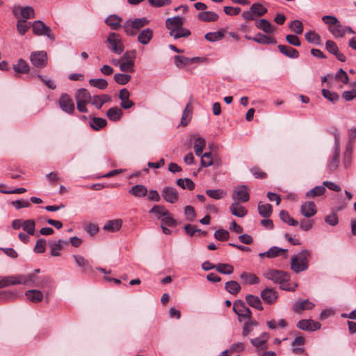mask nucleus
Instances as JSON below:
<instances>
[{
    "label": "nucleus",
    "mask_w": 356,
    "mask_h": 356,
    "mask_svg": "<svg viewBox=\"0 0 356 356\" xmlns=\"http://www.w3.org/2000/svg\"><path fill=\"white\" fill-rule=\"evenodd\" d=\"M264 277L270 280H272L276 284H282L287 282L289 279L288 274L284 271L275 269H269L264 274Z\"/></svg>",
    "instance_id": "6e6552de"
},
{
    "label": "nucleus",
    "mask_w": 356,
    "mask_h": 356,
    "mask_svg": "<svg viewBox=\"0 0 356 356\" xmlns=\"http://www.w3.org/2000/svg\"><path fill=\"white\" fill-rule=\"evenodd\" d=\"M131 76L127 74L117 73L114 75L115 81L120 85H125L131 80Z\"/></svg>",
    "instance_id": "338daca9"
},
{
    "label": "nucleus",
    "mask_w": 356,
    "mask_h": 356,
    "mask_svg": "<svg viewBox=\"0 0 356 356\" xmlns=\"http://www.w3.org/2000/svg\"><path fill=\"white\" fill-rule=\"evenodd\" d=\"M272 206L270 204H261L259 202L258 204V211L261 216L263 218H268L272 213Z\"/></svg>",
    "instance_id": "de8ad7c7"
},
{
    "label": "nucleus",
    "mask_w": 356,
    "mask_h": 356,
    "mask_svg": "<svg viewBox=\"0 0 356 356\" xmlns=\"http://www.w3.org/2000/svg\"><path fill=\"white\" fill-rule=\"evenodd\" d=\"M225 290L232 295L237 294L241 287V285L236 281H229L225 283Z\"/></svg>",
    "instance_id": "09e8293b"
},
{
    "label": "nucleus",
    "mask_w": 356,
    "mask_h": 356,
    "mask_svg": "<svg viewBox=\"0 0 356 356\" xmlns=\"http://www.w3.org/2000/svg\"><path fill=\"white\" fill-rule=\"evenodd\" d=\"M289 29L298 35H301L303 32V24L298 19L293 20L289 25Z\"/></svg>",
    "instance_id": "4d7b16f0"
},
{
    "label": "nucleus",
    "mask_w": 356,
    "mask_h": 356,
    "mask_svg": "<svg viewBox=\"0 0 356 356\" xmlns=\"http://www.w3.org/2000/svg\"><path fill=\"white\" fill-rule=\"evenodd\" d=\"M153 38V31L149 28H147L141 31L138 35V41L143 44L147 45L149 43Z\"/></svg>",
    "instance_id": "4be33fe9"
},
{
    "label": "nucleus",
    "mask_w": 356,
    "mask_h": 356,
    "mask_svg": "<svg viewBox=\"0 0 356 356\" xmlns=\"http://www.w3.org/2000/svg\"><path fill=\"white\" fill-rule=\"evenodd\" d=\"M206 146V141L202 137H197L195 139L194 149L196 156H201L204 148Z\"/></svg>",
    "instance_id": "8fccbe9b"
},
{
    "label": "nucleus",
    "mask_w": 356,
    "mask_h": 356,
    "mask_svg": "<svg viewBox=\"0 0 356 356\" xmlns=\"http://www.w3.org/2000/svg\"><path fill=\"white\" fill-rule=\"evenodd\" d=\"M122 225V220L121 219H115V220H108L103 227V229L111 232H115L121 228Z\"/></svg>",
    "instance_id": "c85d7f7f"
},
{
    "label": "nucleus",
    "mask_w": 356,
    "mask_h": 356,
    "mask_svg": "<svg viewBox=\"0 0 356 356\" xmlns=\"http://www.w3.org/2000/svg\"><path fill=\"white\" fill-rule=\"evenodd\" d=\"M233 311L237 314L239 321L251 318L252 313L250 309L241 300H237L234 302Z\"/></svg>",
    "instance_id": "0eeeda50"
},
{
    "label": "nucleus",
    "mask_w": 356,
    "mask_h": 356,
    "mask_svg": "<svg viewBox=\"0 0 356 356\" xmlns=\"http://www.w3.org/2000/svg\"><path fill=\"white\" fill-rule=\"evenodd\" d=\"M58 103L60 109L63 112L70 115L74 113L75 111L74 104L73 99L67 94H62L60 97Z\"/></svg>",
    "instance_id": "1a4fd4ad"
},
{
    "label": "nucleus",
    "mask_w": 356,
    "mask_h": 356,
    "mask_svg": "<svg viewBox=\"0 0 356 356\" xmlns=\"http://www.w3.org/2000/svg\"><path fill=\"white\" fill-rule=\"evenodd\" d=\"M175 65L179 68H183L200 60L199 57L188 58L184 56L177 55L174 57Z\"/></svg>",
    "instance_id": "4468645a"
},
{
    "label": "nucleus",
    "mask_w": 356,
    "mask_h": 356,
    "mask_svg": "<svg viewBox=\"0 0 356 356\" xmlns=\"http://www.w3.org/2000/svg\"><path fill=\"white\" fill-rule=\"evenodd\" d=\"M254 42L261 44H275L277 43V41L275 38L267 36L261 33H258L255 35Z\"/></svg>",
    "instance_id": "f704fd0d"
},
{
    "label": "nucleus",
    "mask_w": 356,
    "mask_h": 356,
    "mask_svg": "<svg viewBox=\"0 0 356 356\" xmlns=\"http://www.w3.org/2000/svg\"><path fill=\"white\" fill-rule=\"evenodd\" d=\"M67 241H63L62 239L58 240L55 243H49V248L51 250V254L54 257H58L60 255V251L63 248V245L67 244Z\"/></svg>",
    "instance_id": "7c9ffc66"
},
{
    "label": "nucleus",
    "mask_w": 356,
    "mask_h": 356,
    "mask_svg": "<svg viewBox=\"0 0 356 356\" xmlns=\"http://www.w3.org/2000/svg\"><path fill=\"white\" fill-rule=\"evenodd\" d=\"M149 20L146 17L136 18L134 20H127L122 25L124 32L127 35L134 36L138 30L148 24Z\"/></svg>",
    "instance_id": "7ed1b4c3"
},
{
    "label": "nucleus",
    "mask_w": 356,
    "mask_h": 356,
    "mask_svg": "<svg viewBox=\"0 0 356 356\" xmlns=\"http://www.w3.org/2000/svg\"><path fill=\"white\" fill-rule=\"evenodd\" d=\"M107 47L113 53L120 55L123 53L124 46L122 42V37L116 33H110L107 37Z\"/></svg>",
    "instance_id": "20e7f679"
},
{
    "label": "nucleus",
    "mask_w": 356,
    "mask_h": 356,
    "mask_svg": "<svg viewBox=\"0 0 356 356\" xmlns=\"http://www.w3.org/2000/svg\"><path fill=\"white\" fill-rule=\"evenodd\" d=\"M340 152L334 151L331 160L327 163V167L331 171L335 170L339 163Z\"/></svg>",
    "instance_id": "864d4df0"
},
{
    "label": "nucleus",
    "mask_w": 356,
    "mask_h": 356,
    "mask_svg": "<svg viewBox=\"0 0 356 356\" xmlns=\"http://www.w3.org/2000/svg\"><path fill=\"white\" fill-rule=\"evenodd\" d=\"M305 38L309 43L320 45L321 44V36L314 31H309L305 34Z\"/></svg>",
    "instance_id": "79ce46f5"
},
{
    "label": "nucleus",
    "mask_w": 356,
    "mask_h": 356,
    "mask_svg": "<svg viewBox=\"0 0 356 356\" xmlns=\"http://www.w3.org/2000/svg\"><path fill=\"white\" fill-rule=\"evenodd\" d=\"M177 184L183 189L193 190L195 188V184L193 181L188 179H178L176 181Z\"/></svg>",
    "instance_id": "6e6d98bb"
},
{
    "label": "nucleus",
    "mask_w": 356,
    "mask_h": 356,
    "mask_svg": "<svg viewBox=\"0 0 356 356\" xmlns=\"http://www.w3.org/2000/svg\"><path fill=\"white\" fill-rule=\"evenodd\" d=\"M310 256V251L304 250L300 251L298 255L291 259V268L295 273H298L307 269V257Z\"/></svg>",
    "instance_id": "f03ea898"
},
{
    "label": "nucleus",
    "mask_w": 356,
    "mask_h": 356,
    "mask_svg": "<svg viewBox=\"0 0 356 356\" xmlns=\"http://www.w3.org/2000/svg\"><path fill=\"white\" fill-rule=\"evenodd\" d=\"M322 95L325 99L332 103L337 102L339 99V96L337 92L330 91L327 89L322 90Z\"/></svg>",
    "instance_id": "e2e57ef3"
},
{
    "label": "nucleus",
    "mask_w": 356,
    "mask_h": 356,
    "mask_svg": "<svg viewBox=\"0 0 356 356\" xmlns=\"http://www.w3.org/2000/svg\"><path fill=\"white\" fill-rule=\"evenodd\" d=\"M129 96L130 93L126 88L120 90L119 98L121 100L120 105L124 109L130 108L134 105V102L129 99Z\"/></svg>",
    "instance_id": "412c9836"
},
{
    "label": "nucleus",
    "mask_w": 356,
    "mask_h": 356,
    "mask_svg": "<svg viewBox=\"0 0 356 356\" xmlns=\"http://www.w3.org/2000/svg\"><path fill=\"white\" fill-rule=\"evenodd\" d=\"M154 213L158 218L161 219L163 217L168 214V210L163 205H154L149 211Z\"/></svg>",
    "instance_id": "a18cd8bd"
},
{
    "label": "nucleus",
    "mask_w": 356,
    "mask_h": 356,
    "mask_svg": "<svg viewBox=\"0 0 356 356\" xmlns=\"http://www.w3.org/2000/svg\"><path fill=\"white\" fill-rule=\"evenodd\" d=\"M305 339L303 337H296L291 343L292 352L294 354H302L304 351L302 348H296V346H302L305 343Z\"/></svg>",
    "instance_id": "a19ab883"
},
{
    "label": "nucleus",
    "mask_w": 356,
    "mask_h": 356,
    "mask_svg": "<svg viewBox=\"0 0 356 356\" xmlns=\"http://www.w3.org/2000/svg\"><path fill=\"white\" fill-rule=\"evenodd\" d=\"M328 29L334 38L343 37V26L340 22L332 27H328Z\"/></svg>",
    "instance_id": "5fc2aeb1"
},
{
    "label": "nucleus",
    "mask_w": 356,
    "mask_h": 356,
    "mask_svg": "<svg viewBox=\"0 0 356 356\" xmlns=\"http://www.w3.org/2000/svg\"><path fill=\"white\" fill-rule=\"evenodd\" d=\"M255 26L257 29L267 34L273 33L275 31V28L266 19H260L257 20L255 23Z\"/></svg>",
    "instance_id": "aec40b11"
},
{
    "label": "nucleus",
    "mask_w": 356,
    "mask_h": 356,
    "mask_svg": "<svg viewBox=\"0 0 356 356\" xmlns=\"http://www.w3.org/2000/svg\"><path fill=\"white\" fill-rule=\"evenodd\" d=\"M314 307V304L309 300H305L303 301L298 300L293 304L292 309L297 313H300L304 310H310L313 309Z\"/></svg>",
    "instance_id": "a211bd4d"
},
{
    "label": "nucleus",
    "mask_w": 356,
    "mask_h": 356,
    "mask_svg": "<svg viewBox=\"0 0 356 356\" xmlns=\"http://www.w3.org/2000/svg\"><path fill=\"white\" fill-rule=\"evenodd\" d=\"M25 295L29 301L34 303L39 302L43 299V293L39 290H29L26 292Z\"/></svg>",
    "instance_id": "c756f323"
},
{
    "label": "nucleus",
    "mask_w": 356,
    "mask_h": 356,
    "mask_svg": "<svg viewBox=\"0 0 356 356\" xmlns=\"http://www.w3.org/2000/svg\"><path fill=\"white\" fill-rule=\"evenodd\" d=\"M325 48L327 51L334 55L339 61H346V56L339 51L338 46L335 42L332 40H327L325 42Z\"/></svg>",
    "instance_id": "2eb2a0df"
},
{
    "label": "nucleus",
    "mask_w": 356,
    "mask_h": 356,
    "mask_svg": "<svg viewBox=\"0 0 356 356\" xmlns=\"http://www.w3.org/2000/svg\"><path fill=\"white\" fill-rule=\"evenodd\" d=\"M206 194L213 199L220 200L224 197L226 195L227 193L221 189H208L206 191Z\"/></svg>",
    "instance_id": "bf43d9fd"
},
{
    "label": "nucleus",
    "mask_w": 356,
    "mask_h": 356,
    "mask_svg": "<svg viewBox=\"0 0 356 356\" xmlns=\"http://www.w3.org/2000/svg\"><path fill=\"white\" fill-rule=\"evenodd\" d=\"M229 211L232 215L239 218L244 217L248 213L245 207L241 205L238 202H234L231 204Z\"/></svg>",
    "instance_id": "a878e982"
},
{
    "label": "nucleus",
    "mask_w": 356,
    "mask_h": 356,
    "mask_svg": "<svg viewBox=\"0 0 356 356\" xmlns=\"http://www.w3.org/2000/svg\"><path fill=\"white\" fill-rule=\"evenodd\" d=\"M21 284L28 285L32 287L44 288L48 285L50 279L48 276L38 277L35 273L20 275Z\"/></svg>",
    "instance_id": "f257e3e1"
},
{
    "label": "nucleus",
    "mask_w": 356,
    "mask_h": 356,
    "mask_svg": "<svg viewBox=\"0 0 356 356\" xmlns=\"http://www.w3.org/2000/svg\"><path fill=\"white\" fill-rule=\"evenodd\" d=\"M90 126L94 130L98 131L107 124L105 119L101 118H93L89 122Z\"/></svg>",
    "instance_id": "37998d69"
},
{
    "label": "nucleus",
    "mask_w": 356,
    "mask_h": 356,
    "mask_svg": "<svg viewBox=\"0 0 356 356\" xmlns=\"http://www.w3.org/2000/svg\"><path fill=\"white\" fill-rule=\"evenodd\" d=\"M74 98L76 102L90 103L91 101V95L85 88L77 90L74 94Z\"/></svg>",
    "instance_id": "b1692460"
},
{
    "label": "nucleus",
    "mask_w": 356,
    "mask_h": 356,
    "mask_svg": "<svg viewBox=\"0 0 356 356\" xmlns=\"http://www.w3.org/2000/svg\"><path fill=\"white\" fill-rule=\"evenodd\" d=\"M120 70L124 72H133L134 62L133 60L122 61L120 65Z\"/></svg>",
    "instance_id": "774afa93"
},
{
    "label": "nucleus",
    "mask_w": 356,
    "mask_h": 356,
    "mask_svg": "<svg viewBox=\"0 0 356 356\" xmlns=\"http://www.w3.org/2000/svg\"><path fill=\"white\" fill-rule=\"evenodd\" d=\"M35 222L33 220H23L22 229L29 235L35 234Z\"/></svg>",
    "instance_id": "603ef678"
},
{
    "label": "nucleus",
    "mask_w": 356,
    "mask_h": 356,
    "mask_svg": "<svg viewBox=\"0 0 356 356\" xmlns=\"http://www.w3.org/2000/svg\"><path fill=\"white\" fill-rule=\"evenodd\" d=\"M297 327L302 330L315 331L321 328V324L311 319H303L298 323Z\"/></svg>",
    "instance_id": "ddd939ff"
},
{
    "label": "nucleus",
    "mask_w": 356,
    "mask_h": 356,
    "mask_svg": "<svg viewBox=\"0 0 356 356\" xmlns=\"http://www.w3.org/2000/svg\"><path fill=\"white\" fill-rule=\"evenodd\" d=\"M129 193L135 197H143L147 195L148 191L145 186L137 184L129 190Z\"/></svg>",
    "instance_id": "c9c22d12"
},
{
    "label": "nucleus",
    "mask_w": 356,
    "mask_h": 356,
    "mask_svg": "<svg viewBox=\"0 0 356 356\" xmlns=\"http://www.w3.org/2000/svg\"><path fill=\"white\" fill-rule=\"evenodd\" d=\"M184 19L179 16L168 18L165 21L167 29L170 31L169 34L171 36L175 33V31L183 26Z\"/></svg>",
    "instance_id": "f8f14e48"
},
{
    "label": "nucleus",
    "mask_w": 356,
    "mask_h": 356,
    "mask_svg": "<svg viewBox=\"0 0 356 356\" xmlns=\"http://www.w3.org/2000/svg\"><path fill=\"white\" fill-rule=\"evenodd\" d=\"M33 33L38 36H46L52 42L55 41V36L51 28L47 26L42 21L36 20L31 24Z\"/></svg>",
    "instance_id": "39448f33"
},
{
    "label": "nucleus",
    "mask_w": 356,
    "mask_h": 356,
    "mask_svg": "<svg viewBox=\"0 0 356 356\" xmlns=\"http://www.w3.org/2000/svg\"><path fill=\"white\" fill-rule=\"evenodd\" d=\"M245 300L248 305L258 310H262V303L261 300L258 296H253V295H247L245 296Z\"/></svg>",
    "instance_id": "58836bf2"
},
{
    "label": "nucleus",
    "mask_w": 356,
    "mask_h": 356,
    "mask_svg": "<svg viewBox=\"0 0 356 356\" xmlns=\"http://www.w3.org/2000/svg\"><path fill=\"white\" fill-rule=\"evenodd\" d=\"M232 199L238 202H246L250 199V195L245 186L236 187L232 193Z\"/></svg>",
    "instance_id": "9b49d317"
},
{
    "label": "nucleus",
    "mask_w": 356,
    "mask_h": 356,
    "mask_svg": "<svg viewBox=\"0 0 356 356\" xmlns=\"http://www.w3.org/2000/svg\"><path fill=\"white\" fill-rule=\"evenodd\" d=\"M120 22L121 18L115 15H110L105 19V23L113 30H118L121 26Z\"/></svg>",
    "instance_id": "ea45409f"
},
{
    "label": "nucleus",
    "mask_w": 356,
    "mask_h": 356,
    "mask_svg": "<svg viewBox=\"0 0 356 356\" xmlns=\"http://www.w3.org/2000/svg\"><path fill=\"white\" fill-rule=\"evenodd\" d=\"M31 22H29L25 19H19L17 22L18 33L22 35H24L31 26Z\"/></svg>",
    "instance_id": "3c124183"
},
{
    "label": "nucleus",
    "mask_w": 356,
    "mask_h": 356,
    "mask_svg": "<svg viewBox=\"0 0 356 356\" xmlns=\"http://www.w3.org/2000/svg\"><path fill=\"white\" fill-rule=\"evenodd\" d=\"M192 113H193V108H192L191 104L188 103L186 106V107L183 111V113H182V117L181 119V124L182 126H186L190 122L191 118H192Z\"/></svg>",
    "instance_id": "e433bc0d"
},
{
    "label": "nucleus",
    "mask_w": 356,
    "mask_h": 356,
    "mask_svg": "<svg viewBox=\"0 0 356 356\" xmlns=\"http://www.w3.org/2000/svg\"><path fill=\"white\" fill-rule=\"evenodd\" d=\"M277 47L280 53L290 58H298L300 56L299 52L290 46L279 44Z\"/></svg>",
    "instance_id": "5701e85b"
},
{
    "label": "nucleus",
    "mask_w": 356,
    "mask_h": 356,
    "mask_svg": "<svg viewBox=\"0 0 356 356\" xmlns=\"http://www.w3.org/2000/svg\"><path fill=\"white\" fill-rule=\"evenodd\" d=\"M31 63L36 67L42 68L47 63V53L44 51H34L30 56Z\"/></svg>",
    "instance_id": "9d476101"
},
{
    "label": "nucleus",
    "mask_w": 356,
    "mask_h": 356,
    "mask_svg": "<svg viewBox=\"0 0 356 356\" xmlns=\"http://www.w3.org/2000/svg\"><path fill=\"white\" fill-rule=\"evenodd\" d=\"M280 219L291 226H296L298 222L290 216L289 213L285 211H281L280 213Z\"/></svg>",
    "instance_id": "13d9d810"
},
{
    "label": "nucleus",
    "mask_w": 356,
    "mask_h": 356,
    "mask_svg": "<svg viewBox=\"0 0 356 356\" xmlns=\"http://www.w3.org/2000/svg\"><path fill=\"white\" fill-rule=\"evenodd\" d=\"M224 34L221 31L207 33L204 35V38L209 42H216L222 39Z\"/></svg>",
    "instance_id": "0e129e2a"
},
{
    "label": "nucleus",
    "mask_w": 356,
    "mask_h": 356,
    "mask_svg": "<svg viewBox=\"0 0 356 356\" xmlns=\"http://www.w3.org/2000/svg\"><path fill=\"white\" fill-rule=\"evenodd\" d=\"M216 270L225 275H230L234 272V267L228 264H218Z\"/></svg>",
    "instance_id": "680f3d73"
},
{
    "label": "nucleus",
    "mask_w": 356,
    "mask_h": 356,
    "mask_svg": "<svg viewBox=\"0 0 356 356\" xmlns=\"http://www.w3.org/2000/svg\"><path fill=\"white\" fill-rule=\"evenodd\" d=\"M239 277L244 284L252 285L259 282V278L252 273L243 272L240 274Z\"/></svg>",
    "instance_id": "393cba45"
},
{
    "label": "nucleus",
    "mask_w": 356,
    "mask_h": 356,
    "mask_svg": "<svg viewBox=\"0 0 356 356\" xmlns=\"http://www.w3.org/2000/svg\"><path fill=\"white\" fill-rule=\"evenodd\" d=\"M268 10L259 3H253L249 10L243 11L242 17L247 20H254L256 18L264 15Z\"/></svg>",
    "instance_id": "423d86ee"
},
{
    "label": "nucleus",
    "mask_w": 356,
    "mask_h": 356,
    "mask_svg": "<svg viewBox=\"0 0 356 356\" xmlns=\"http://www.w3.org/2000/svg\"><path fill=\"white\" fill-rule=\"evenodd\" d=\"M122 115V111L118 106H114L108 110L106 116L111 121H118Z\"/></svg>",
    "instance_id": "4c0bfd02"
},
{
    "label": "nucleus",
    "mask_w": 356,
    "mask_h": 356,
    "mask_svg": "<svg viewBox=\"0 0 356 356\" xmlns=\"http://www.w3.org/2000/svg\"><path fill=\"white\" fill-rule=\"evenodd\" d=\"M286 252H287L286 249H283V248H278L277 246H273V247L270 248L268 251L259 253V256L260 257H264L265 256L268 258H274V257L278 256L280 252L286 253ZM284 257V258H286L287 254H285V255Z\"/></svg>",
    "instance_id": "bb28decb"
},
{
    "label": "nucleus",
    "mask_w": 356,
    "mask_h": 356,
    "mask_svg": "<svg viewBox=\"0 0 356 356\" xmlns=\"http://www.w3.org/2000/svg\"><path fill=\"white\" fill-rule=\"evenodd\" d=\"M14 70L17 73H27L29 71V65L26 61L20 58L18 60L17 64L13 65Z\"/></svg>",
    "instance_id": "c03bdc74"
},
{
    "label": "nucleus",
    "mask_w": 356,
    "mask_h": 356,
    "mask_svg": "<svg viewBox=\"0 0 356 356\" xmlns=\"http://www.w3.org/2000/svg\"><path fill=\"white\" fill-rule=\"evenodd\" d=\"M162 196L166 202L171 204L176 202L179 198L177 190L171 186H167L163 189Z\"/></svg>",
    "instance_id": "dca6fc26"
},
{
    "label": "nucleus",
    "mask_w": 356,
    "mask_h": 356,
    "mask_svg": "<svg viewBox=\"0 0 356 356\" xmlns=\"http://www.w3.org/2000/svg\"><path fill=\"white\" fill-rule=\"evenodd\" d=\"M326 189L323 184V186H317L309 191L306 193L305 196L307 198H312L317 196H321L323 195L325 192Z\"/></svg>",
    "instance_id": "49530a36"
},
{
    "label": "nucleus",
    "mask_w": 356,
    "mask_h": 356,
    "mask_svg": "<svg viewBox=\"0 0 356 356\" xmlns=\"http://www.w3.org/2000/svg\"><path fill=\"white\" fill-rule=\"evenodd\" d=\"M197 18L202 22H215L218 19V15L212 11H203L197 15Z\"/></svg>",
    "instance_id": "2f4dec72"
},
{
    "label": "nucleus",
    "mask_w": 356,
    "mask_h": 356,
    "mask_svg": "<svg viewBox=\"0 0 356 356\" xmlns=\"http://www.w3.org/2000/svg\"><path fill=\"white\" fill-rule=\"evenodd\" d=\"M88 82L90 86L101 90L105 89L108 86V82L104 79H90Z\"/></svg>",
    "instance_id": "052dcab7"
},
{
    "label": "nucleus",
    "mask_w": 356,
    "mask_h": 356,
    "mask_svg": "<svg viewBox=\"0 0 356 356\" xmlns=\"http://www.w3.org/2000/svg\"><path fill=\"white\" fill-rule=\"evenodd\" d=\"M73 258L76 264V265L83 269V270H92V268L90 266L89 261L85 259L83 257L78 254H74Z\"/></svg>",
    "instance_id": "72a5a7b5"
},
{
    "label": "nucleus",
    "mask_w": 356,
    "mask_h": 356,
    "mask_svg": "<svg viewBox=\"0 0 356 356\" xmlns=\"http://www.w3.org/2000/svg\"><path fill=\"white\" fill-rule=\"evenodd\" d=\"M21 15L26 20L33 18L35 16L34 9L31 6H25L21 8Z\"/></svg>",
    "instance_id": "69168bd1"
},
{
    "label": "nucleus",
    "mask_w": 356,
    "mask_h": 356,
    "mask_svg": "<svg viewBox=\"0 0 356 356\" xmlns=\"http://www.w3.org/2000/svg\"><path fill=\"white\" fill-rule=\"evenodd\" d=\"M316 212V204L312 201L305 202L300 207V213L306 218L314 216Z\"/></svg>",
    "instance_id": "f3484780"
},
{
    "label": "nucleus",
    "mask_w": 356,
    "mask_h": 356,
    "mask_svg": "<svg viewBox=\"0 0 356 356\" xmlns=\"http://www.w3.org/2000/svg\"><path fill=\"white\" fill-rule=\"evenodd\" d=\"M20 275L17 276L0 277V288L10 286L16 284H21Z\"/></svg>",
    "instance_id": "6ab92c4d"
},
{
    "label": "nucleus",
    "mask_w": 356,
    "mask_h": 356,
    "mask_svg": "<svg viewBox=\"0 0 356 356\" xmlns=\"http://www.w3.org/2000/svg\"><path fill=\"white\" fill-rule=\"evenodd\" d=\"M261 296L262 299L268 303H273L277 298L276 291L271 288H266L264 289L261 292Z\"/></svg>",
    "instance_id": "cd10ccee"
},
{
    "label": "nucleus",
    "mask_w": 356,
    "mask_h": 356,
    "mask_svg": "<svg viewBox=\"0 0 356 356\" xmlns=\"http://www.w3.org/2000/svg\"><path fill=\"white\" fill-rule=\"evenodd\" d=\"M269 337L270 336H269L268 333L264 332L260 335V337L254 338V339H252L250 341H251L252 344L254 347L259 348L261 349H264L266 348L264 347V345L266 343V341L269 339Z\"/></svg>",
    "instance_id": "473e14b6"
}]
</instances>
